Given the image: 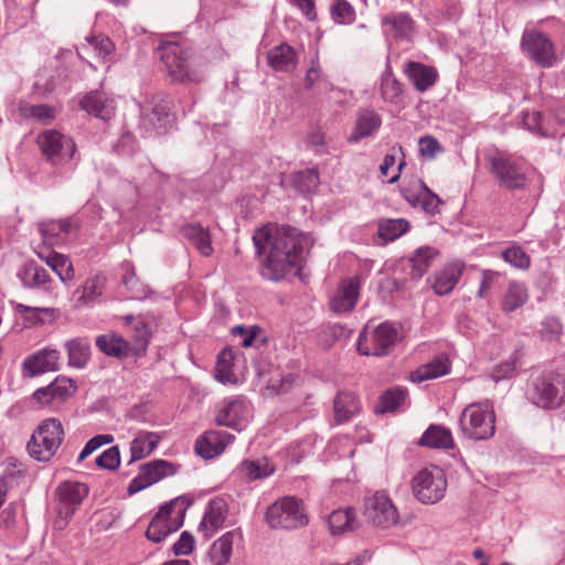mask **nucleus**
I'll return each instance as SVG.
<instances>
[{
  "label": "nucleus",
  "mask_w": 565,
  "mask_h": 565,
  "mask_svg": "<svg viewBox=\"0 0 565 565\" xmlns=\"http://www.w3.org/2000/svg\"><path fill=\"white\" fill-rule=\"evenodd\" d=\"M253 242L260 257L259 273L270 281L281 280L292 269L300 268L313 244L310 235L290 226L275 233L267 227L258 228Z\"/></svg>",
  "instance_id": "1"
},
{
  "label": "nucleus",
  "mask_w": 565,
  "mask_h": 565,
  "mask_svg": "<svg viewBox=\"0 0 565 565\" xmlns=\"http://www.w3.org/2000/svg\"><path fill=\"white\" fill-rule=\"evenodd\" d=\"M160 58L168 75L180 83H200L204 78L198 67L191 47L179 42L163 43L159 47Z\"/></svg>",
  "instance_id": "2"
},
{
  "label": "nucleus",
  "mask_w": 565,
  "mask_h": 565,
  "mask_svg": "<svg viewBox=\"0 0 565 565\" xmlns=\"http://www.w3.org/2000/svg\"><path fill=\"white\" fill-rule=\"evenodd\" d=\"M38 145L56 173L67 174L75 169L77 147L72 137L49 129L38 136Z\"/></svg>",
  "instance_id": "3"
},
{
  "label": "nucleus",
  "mask_w": 565,
  "mask_h": 565,
  "mask_svg": "<svg viewBox=\"0 0 565 565\" xmlns=\"http://www.w3.org/2000/svg\"><path fill=\"white\" fill-rule=\"evenodd\" d=\"M63 439L64 428L61 420L46 418L33 431L26 449L33 459L46 462L55 456Z\"/></svg>",
  "instance_id": "4"
},
{
  "label": "nucleus",
  "mask_w": 565,
  "mask_h": 565,
  "mask_svg": "<svg viewBox=\"0 0 565 565\" xmlns=\"http://www.w3.org/2000/svg\"><path fill=\"white\" fill-rule=\"evenodd\" d=\"M401 339L399 328L390 321L376 327L366 326L360 333L356 348L362 355H387Z\"/></svg>",
  "instance_id": "5"
},
{
  "label": "nucleus",
  "mask_w": 565,
  "mask_h": 565,
  "mask_svg": "<svg viewBox=\"0 0 565 565\" xmlns=\"http://www.w3.org/2000/svg\"><path fill=\"white\" fill-rule=\"evenodd\" d=\"M494 422L493 406L488 401L468 405L459 418L462 434L473 440L491 438L495 431Z\"/></svg>",
  "instance_id": "6"
},
{
  "label": "nucleus",
  "mask_w": 565,
  "mask_h": 565,
  "mask_svg": "<svg viewBox=\"0 0 565 565\" xmlns=\"http://www.w3.org/2000/svg\"><path fill=\"white\" fill-rule=\"evenodd\" d=\"M265 521L270 529L295 530L308 524L302 500L297 497H279L265 513Z\"/></svg>",
  "instance_id": "7"
},
{
  "label": "nucleus",
  "mask_w": 565,
  "mask_h": 565,
  "mask_svg": "<svg viewBox=\"0 0 565 565\" xmlns=\"http://www.w3.org/2000/svg\"><path fill=\"white\" fill-rule=\"evenodd\" d=\"M526 398L543 409H556L565 402V383L555 374L534 377L526 388Z\"/></svg>",
  "instance_id": "8"
},
{
  "label": "nucleus",
  "mask_w": 565,
  "mask_h": 565,
  "mask_svg": "<svg viewBox=\"0 0 565 565\" xmlns=\"http://www.w3.org/2000/svg\"><path fill=\"white\" fill-rule=\"evenodd\" d=\"M489 171L495 182L510 190L521 189L526 174L523 162L511 153L494 150L487 156Z\"/></svg>",
  "instance_id": "9"
},
{
  "label": "nucleus",
  "mask_w": 565,
  "mask_h": 565,
  "mask_svg": "<svg viewBox=\"0 0 565 565\" xmlns=\"http://www.w3.org/2000/svg\"><path fill=\"white\" fill-rule=\"evenodd\" d=\"M186 497H175L170 502L162 505L159 512L152 518L147 531L146 537L153 543H161L168 535L175 532L182 525V513Z\"/></svg>",
  "instance_id": "10"
},
{
  "label": "nucleus",
  "mask_w": 565,
  "mask_h": 565,
  "mask_svg": "<svg viewBox=\"0 0 565 565\" xmlns=\"http://www.w3.org/2000/svg\"><path fill=\"white\" fill-rule=\"evenodd\" d=\"M523 52L541 67H552L557 57L550 38L536 30H525L521 39Z\"/></svg>",
  "instance_id": "11"
},
{
  "label": "nucleus",
  "mask_w": 565,
  "mask_h": 565,
  "mask_svg": "<svg viewBox=\"0 0 565 565\" xmlns=\"http://www.w3.org/2000/svg\"><path fill=\"white\" fill-rule=\"evenodd\" d=\"M362 277L354 275L343 278L329 298V307L335 315L351 312L360 298Z\"/></svg>",
  "instance_id": "12"
},
{
  "label": "nucleus",
  "mask_w": 565,
  "mask_h": 565,
  "mask_svg": "<svg viewBox=\"0 0 565 565\" xmlns=\"http://www.w3.org/2000/svg\"><path fill=\"white\" fill-rule=\"evenodd\" d=\"M249 404L243 397L223 399L216 406L215 422L220 426L241 430L249 417Z\"/></svg>",
  "instance_id": "13"
},
{
  "label": "nucleus",
  "mask_w": 565,
  "mask_h": 565,
  "mask_svg": "<svg viewBox=\"0 0 565 565\" xmlns=\"http://www.w3.org/2000/svg\"><path fill=\"white\" fill-rule=\"evenodd\" d=\"M177 469L173 463L167 460H153L140 467L138 475L130 481L128 494H135L161 479L173 476Z\"/></svg>",
  "instance_id": "14"
},
{
  "label": "nucleus",
  "mask_w": 565,
  "mask_h": 565,
  "mask_svg": "<svg viewBox=\"0 0 565 565\" xmlns=\"http://www.w3.org/2000/svg\"><path fill=\"white\" fill-rule=\"evenodd\" d=\"M364 516L372 524L388 527L398 522V513L390 497H366Z\"/></svg>",
  "instance_id": "15"
},
{
  "label": "nucleus",
  "mask_w": 565,
  "mask_h": 565,
  "mask_svg": "<svg viewBox=\"0 0 565 565\" xmlns=\"http://www.w3.org/2000/svg\"><path fill=\"white\" fill-rule=\"evenodd\" d=\"M60 352L55 349L44 348L26 356L22 362V374L26 377L55 372L58 370Z\"/></svg>",
  "instance_id": "16"
},
{
  "label": "nucleus",
  "mask_w": 565,
  "mask_h": 565,
  "mask_svg": "<svg viewBox=\"0 0 565 565\" xmlns=\"http://www.w3.org/2000/svg\"><path fill=\"white\" fill-rule=\"evenodd\" d=\"M234 436L223 430H209L200 436L195 443V451L204 459H212L220 456Z\"/></svg>",
  "instance_id": "17"
},
{
  "label": "nucleus",
  "mask_w": 565,
  "mask_h": 565,
  "mask_svg": "<svg viewBox=\"0 0 565 565\" xmlns=\"http://www.w3.org/2000/svg\"><path fill=\"white\" fill-rule=\"evenodd\" d=\"M414 494H441L447 487L444 472L437 467L426 468L415 475L412 481Z\"/></svg>",
  "instance_id": "18"
},
{
  "label": "nucleus",
  "mask_w": 565,
  "mask_h": 565,
  "mask_svg": "<svg viewBox=\"0 0 565 565\" xmlns=\"http://www.w3.org/2000/svg\"><path fill=\"white\" fill-rule=\"evenodd\" d=\"M227 515L228 505L224 497H215L210 501L199 530L204 533L206 539H209L213 535L214 531L224 525Z\"/></svg>",
  "instance_id": "19"
},
{
  "label": "nucleus",
  "mask_w": 565,
  "mask_h": 565,
  "mask_svg": "<svg viewBox=\"0 0 565 565\" xmlns=\"http://www.w3.org/2000/svg\"><path fill=\"white\" fill-rule=\"evenodd\" d=\"M82 109L99 119L108 120L115 114L114 99L109 98L102 90L87 93L79 102Z\"/></svg>",
  "instance_id": "20"
},
{
  "label": "nucleus",
  "mask_w": 565,
  "mask_h": 565,
  "mask_svg": "<svg viewBox=\"0 0 565 565\" xmlns=\"http://www.w3.org/2000/svg\"><path fill=\"white\" fill-rule=\"evenodd\" d=\"M465 265L461 262L447 264L434 276L433 289L436 295L445 296L450 294L459 282L463 274Z\"/></svg>",
  "instance_id": "21"
},
{
  "label": "nucleus",
  "mask_w": 565,
  "mask_h": 565,
  "mask_svg": "<svg viewBox=\"0 0 565 565\" xmlns=\"http://www.w3.org/2000/svg\"><path fill=\"white\" fill-rule=\"evenodd\" d=\"M96 347L100 352L119 360L132 356V345L124 337L116 332H108L96 338Z\"/></svg>",
  "instance_id": "22"
},
{
  "label": "nucleus",
  "mask_w": 565,
  "mask_h": 565,
  "mask_svg": "<svg viewBox=\"0 0 565 565\" xmlns=\"http://www.w3.org/2000/svg\"><path fill=\"white\" fill-rule=\"evenodd\" d=\"M450 367L451 364L448 355L441 353L411 372L409 380L413 383H422L424 381L437 379L448 374L450 372Z\"/></svg>",
  "instance_id": "23"
},
{
  "label": "nucleus",
  "mask_w": 565,
  "mask_h": 565,
  "mask_svg": "<svg viewBox=\"0 0 565 565\" xmlns=\"http://www.w3.org/2000/svg\"><path fill=\"white\" fill-rule=\"evenodd\" d=\"M408 79L418 92H425L434 86L438 79V72L434 66L419 62H408L405 67Z\"/></svg>",
  "instance_id": "24"
},
{
  "label": "nucleus",
  "mask_w": 565,
  "mask_h": 565,
  "mask_svg": "<svg viewBox=\"0 0 565 565\" xmlns=\"http://www.w3.org/2000/svg\"><path fill=\"white\" fill-rule=\"evenodd\" d=\"M382 25L385 34L396 40H409L414 32V22L411 15L404 12L384 15Z\"/></svg>",
  "instance_id": "25"
},
{
  "label": "nucleus",
  "mask_w": 565,
  "mask_h": 565,
  "mask_svg": "<svg viewBox=\"0 0 565 565\" xmlns=\"http://www.w3.org/2000/svg\"><path fill=\"white\" fill-rule=\"evenodd\" d=\"M17 277L24 288H44L50 281L49 271L33 260L23 264L17 273Z\"/></svg>",
  "instance_id": "26"
},
{
  "label": "nucleus",
  "mask_w": 565,
  "mask_h": 565,
  "mask_svg": "<svg viewBox=\"0 0 565 565\" xmlns=\"http://www.w3.org/2000/svg\"><path fill=\"white\" fill-rule=\"evenodd\" d=\"M170 102L161 96H156L147 105L141 107V118L148 121L153 129H161L170 115Z\"/></svg>",
  "instance_id": "27"
},
{
  "label": "nucleus",
  "mask_w": 565,
  "mask_h": 565,
  "mask_svg": "<svg viewBox=\"0 0 565 565\" xmlns=\"http://www.w3.org/2000/svg\"><path fill=\"white\" fill-rule=\"evenodd\" d=\"M267 61L277 72H291L297 66L298 57L294 47L287 43H280L267 53Z\"/></svg>",
  "instance_id": "28"
},
{
  "label": "nucleus",
  "mask_w": 565,
  "mask_h": 565,
  "mask_svg": "<svg viewBox=\"0 0 565 565\" xmlns=\"http://www.w3.org/2000/svg\"><path fill=\"white\" fill-rule=\"evenodd\" d=\"M382 125L381 116L373 109H361L358 113L355 126L349 138L351 142L372 136Z\"/></svg>",
  "instance_id": "29"
},
{
  "label": "nucleus",
  "mask_w": 565,
  "mask_h": 565,
  "mask_svg": "<svg viewBox=\"0 0 565 565\" xmlns=\"http://www.w3.org/2000/svg\"><path fill=\"white\" fill-rule=\"evenodd\" d=\"M105 277L94 276L88 278L85 284L77 288L73 298L76 307H90L103 295Z\"/></svg>",
  "instance_id": "30"
},
{
  "label": "nucleus",
  "mask_w": 565,
  "mask_h": 565,
  "mask_svg": "<svg viewBox=\"0 0 565 565\" xmlns=\"http://www.w3.org/2000/svg\"><path fill=\"white\" fill-rule=\"evenodd\" d=\"M328 526L332 535L355 530L359 526L355 510L347 508L331 512L328 516Z\"/></svg>",
  "instance_id": "31"
},
{
  "label": "nucleus",
  "mask_w": 565,
  "mask_h": 565,
  "mask_svg": "<svg viewBox=\"0 0 565 565\" xmlns=\"http://www.w3.org/2000/svg\"><path fill=\"white\" fill-rule=\"evenodd\" d=\"M181 233L202 256H210L213 253L210 232L201 224L184 225Z\"/></svg>",
  "instance_id": "32"
},
{
  "label": "nucleus",
  "mask_w": 565,
  "mask_h": 565,
  "mask_svg": "<svg viewBox=\"0 0 565 565\" xmlns=\"http://www.w3.org/2000/svg\"><path fill=\"white\" fill-rule=\"evenodd\" d=\"M122 269L125 274L121 278V284L130 294L128 299L143 301L153 295V292L137 278L135 267L131 263H124Z\"/></svg>",
  "instance_id": "33"
},
{
  "label": "nucleus",
  "mask_w": 565,
  "mask_h": 565,
  "mask_svg": "<svg viewBox=\"0 0 565 565\" xmlns=\"http://www.w3.org/2000/svg\"><path fill=\"white\" fill-rule=\"evenodd\" d=\"M160 436L152 431H140L130 443L129 462L148 457L158 446Z\"/></svg>",
  "instance_id": "34"
},
{
  "label": "nucleus",
  "mask_w": 565,
  "mask_h": 565,
  "mask_svg": "<svg viewBox=\"0 0 565 565\" xmlns=\"http://www.w3.org/2000/svg\"><path fill=\"white\" fill-rule=\"evenodd\" d=\"M77 227L78 225L72 218L50 220L39 224L42 237L50 243L52 238L64 239Z\"/></svg>",
  "instance_id": "35"
},
{
  "label": "nucleus",
  "mask_w": 565,
  "mask_h": 565,
  "mask_svg": "<svg viewBox=\"0 0 565 565\" xmlns=\"http://www.w3.org/2000/svg\"><path fill=\"white\" fill-rule=\"evenodd\" d=\"M419 445L428 448L450 449L454 447L451 431L441 425H430L423 434Z\"/></svg>",
  "instance_id": "36"
},
{
  "label": "nucleus",
  "mask_w": 565,
  "mask_h": 565,
  "mask_svg": "<svg viewBox=\"0 0 565 565\" xmlns=\"http://www.w3.org/2000/svg\"><path fill=\"white\" fill-rule=\"evenodd\" d=\"M408 405V392L406 388L397 386L385 391L376 407V412L381 414L395 413L404 409Z\"/></svg>",
  "instance_id": "37"
},
{
  "label": "nucleus",
  "mask_w": 565,
  "mask_h": 565,
  "mask_svg": "<svg viewBox=\"0 0 565 565\" xmlns=\"http://www.w3.org/2000/svg\"><path fill=\"white\" fill-rule=\"evenodd\" d=\"M68 356V365L75 369H84L90 356V345L86 339L75 338L65 343Z\"/></svg>",
  "instance_id": "38"
},
{
  "label": "nucleus",
  "mask_w": 565,
  "mask_h": 565,
  "mask_svg": "<svg viewBox=\"0 0 565 565\" xmlns=\"http://www.w3.org/2000/svg\"><path fill=\"white\" fill-rule=\"evenodd\" d=\"M360 411L356 396L350 392H341L334 398V417L338 424L349 420Z\"/></svg>",
  "instance_id": "39"
},
{
  "label": "nucleus",
  "mask_w": 565,
  "mask_h": 565,
  "mask_svg": "<svg viewBox=\"0 0 565 565\" xmlns=\"http://www.w3.org/2000/svg\"><path fill=\"white\" fill-rule=\"evenodd\" d=\"M234 533L226 532L216 540L209 550L207 557L212 565H225L230 562L233 551Z\"/></svg>",
  "instance_id": "40"
},
{
  "label": "nucleus",
  "mask_w": 565,
  "mask_h": 565,
  "mask_svg": "<svg viewBox=\"0 0 565 565\" xmlns=\"http://www.w3.org/2000/svg\"><path fill=\"white\" fill-rule=\"evenodd\" d=\"M438 255V252L430 246H422L414 252L411 258L412 271L411 276L413 279L422 278L426 271L433 265L434 259Z\"/></svg>",
  "instance_id": "41"
},
{
  "label": "nucleus",
  "mask_w": 565,
  "mask_h": 565,
  "mask_svg": "<svg viewBox=\"0 0 565 565\" xmlns=\"http://www.w3.org/2000/svg\"><path fill=\"white\" fill-rule=\"evenodd\" d=\"M38 256L60 277L62 281L74 278V269L70 258L63 254L51 252L47 255L38 253Z\"/></svg>",
  "instance_id": "42"
},
{
  "label": "nucleus",
  "mask_w": 565,
  "mask_h": 565,
  "mask_svg": "<svg viewBox=\"0 0 565 565\" xmlns=\"http://www.w3.org/2000/svg\"><path fill=\"white\" fill-rule=\"evenodd\" d=\"M238 470L241 476L247 478L248 480H257L267 478L273 475L275 467L267 458H259L256 460H246L242 462Z\"/></svg>",
  "instance_id": "43"
},
{
  "label": "nucleus",
  "mask_w": 565,
  "mask_h": 565,
  "mask_svg": "<svg viewBox=\"0 0 565 565\" xmlns=\"http://www.w3.org/2000/svg\"><path fill=\"white\" fill-rule=\"evenodd\" d=\"M527 299V289L523 282H510L502 302V309L508 313L513 312L518 308L522 307Z\"/></svg>",
  "instance_id": "44"
},
{
  "label": "nucleus",
  "mask_w": 565,
  "mask_h": 565,
  "mask_svg": "<svg viewBox=\"0 0 565 565\" xmlns=\"http://www.w3.org/2000/svg\"><path fill=\"white\" fill-rule=\"evenodd\" d=\"M409 223L405 218H384L379 222V236L385 242H393L405 234Z\"/></svg>",
  "instance_id": "45"
},
{
  "label": "nucleus",
  "mask_w": 565,
  "mask_h": 565,
  "mask_svg": "<svg viewBox=\"0 0 565 565\" xmlns=\"http://www.w3.org/2000/svg\"><path fill=\"white\" fill-rule=\"evenodd\" d=\"M81 504L82 497H55V509L57 513L55 527L58 530L64 529L67 520Z\"/></svg>",
  "instance_id": "46"
},
{
  "label": "nucleus",
  "mask_w": 565,
  "mask_h": 565,
  "mask_svg": "<svg viewBox=\"0 0 565 565\" xmlns=\"http://www.w3.org/2000/svg\"><path fill=\"white\" fill-rule=\"evenodd\" d=\"M150 338V327L142 320L136 321L134 324L132 342H130V345H132V356L138 358L146 353Z\"/></svg>",
  "instance_id": "47"
},
{
  "label": "nucleus",
  "mask_w": 565,
  "mask_h": 565,
  "mask_svg": "<svg viewBox=\"0 0 565 565\" xmlns=\"http://www.w3.org/2000/svg\"><path fill=\"white\" fill-rule=\"evenodd\" d=\"M14 310L23 316L25 323L29 326L43 324L44 317H54V309L46 307H30L23 303H15Z\"/></svg>",
  "instance_id": "48"
},
{
  "label": "nucleus",
  "mask_w": 565,
  "mask_h": 565,
  "mask_svg": "<svg viewBox=\"0 0 565 565\" xmlns=\"http://www.w3.org/2000/svg\"><path fill=\"white\" fill-rule=\"evenodd\" d=\"M292 183L301 193H310L319 185V174L313 169L298 171L292 174Z\"/></svg>",
  "instance_id": "49"
},
{
  "label": "nucleus",
  "mask_w": 565,
  "mask_h": 565,
  "mask_svg": "<svg viewBox=\"0 0 565 565\" xmlns=\"http://www.w3.org/2000/svg\"><path fill=\"white\" fill-rule=\"evenodd\" d=\"M381 92H382V97L384 98V100L391 102V103L396 102L398 96L402 93L401 84L393 76L391 71H386L382 75Z\"/></svg>",
  "instance_id": "50"
},
{
  "label": "nucleus",
  "mask_w": 565,
  "mask_h": 565,
  "mask_svg": "<svg viewBox=\"0 0 565 565\" xmlns=\"http://www.w3.org/2000/svg\"><path fill=\"white\" fill-rule=\"evenodd\" d=\"M419 153L426 160H434L441 154L445 149L433 136H423L418 140Z\"/></svg>",
  "instance_id": "51"
},
{
  "label": "nucleus",
  "mask_w": 565,
  "mask_h": 565,
  "mask_svg": "<svg viewBox=\"0 0 565 565\" xmlns=\"http://www.w3.org/2000/svg\"><path fill=\"white\" fill-rule=\"evenodd\" d=\"M24 116L36 119L42 124H49L55 119V109L49 105H28L22 108Z\"/></svg>",
  "instance_id": "52"
},
{
  "label": "nucleus",
  "mask_w": 565,
  "mask_h": 565,
  "mask_svg": "<svg viewBox=\"0 0 565 565\" xmlns=\"http://www.w3.org/2000/svg\"><path fill=\"white\" fill-rule=\"evenodd\" d=\"M330 10L337 23L349 24L354 20V9L347 0H333Z\"/></svg>",
  "instance_id": "53"
},
{
  "label": "nucleus",
  "mask_w": 565,
  "mask_h": 565,
  "mask_svg": "<svg viewBox=\"0 0 565 565\" xmlns=\"http://www.w3.org/2000/svg\"><path fill=\"white\" fill-rule=\"evenodd\" d=\"M503 259L512 266L525 269L530 266V257L519 246H512L503 252Z\"/></svg>",
  "instance_id": "54"
},
{
  "label": "nucleus",
  "mask_w": 565,
  "mask_h": 565,
  "mask_svg": "<svg viewBox=\"0 0 565 565\" xmlns=\"http://www.w3.org/2000/svg\"><path fill=\"white\" fill-rule=\"evenodd\" d=\"M96 465L102 469L116 470L120 465V452L117 446L104 450L97 458Z\"/></svg>",
  "instance_id": "55"
},
{
  "label": "nucleus",
  "mask_w": 565,
  "mask_h": 565,
  "mask_svg": "<svg viewBox=\"0 0 565 565\" xmlns=\"http://www.w3.org/2000/svg\"><path fill=\"white\" fill-rule=\"evenodd\" d=\"M113 440H114V437L111 435H108V434L96 435L95 437H93L85 444L83 450L81 451V454L77 458V461L78 462L83 461L85 458H87L89 455H92L99 447H102L103 445L110 444Z\"/></svg>",
  "instance_id": "56"
},
{
  "label": "nucleus",
  "mask_w": 565,
  "mask_h": 565,
  "mask_svg": "<svg viewBox=\"0 0 565 565\" xmlns=\"http://www.w3.org/2000/svg\"><path fill=\"white\" fill-rule=\"evenodd\" d=\"M89 488L86 483L79 481L67 480L62 482L54 494L60 495H81L88 494Z\"/></svg>",
  "instance_id": "57"
},
{
  "label": "nucleus",
  "mask_w": 565,
  "mask_h": 565,
  "mask_svg": "<svg viewBox=\"0 0 565 565\" xmlns=\"http://www.w3.org/2000/svg\"><path fill=\"white\" fill-rule=\"evenodd\" d=\"M515 371H516L515 360L510 359V360H507L504 362L497 364L493 367L491 377L493 379L494 382H499V381L514 376Z\"/></svg>",
  "instance_id": "58"
},
{
  "label": "nucleus",
  "mask_w": 565,
  "mask_h": 565,
  "mask_svg": "<svg viewBox=\"0 0 565 565\" xmlns=\"http://www.w3.org/2000/svg\"><path fill=\"white\" fill-rule=\"evenodd\" d=\"M89 45L94 49L97 55L105 58L111 54L114 50L113 42L106 36H92L86 39Z\"/></svg>",
  "instance_id": "59"
},
{
  "label": "nucleus",
  "mask_w": 565,
  "mask_h": 565,
  "mask_svg": "<svg viewBox=\"0 0 565 565\" xmlns=\"http://www.w3.org/2000/svg\"><path fill=\"white\" fill-rule=\"evenodd\" d=\"M418 188L423 190V196L420 199L419 204L426 212L435 213L440 203L439 198L436 194L431 193L422 181H418Z\"/></svg>",
  "instance_id": "60"
},
{
  "label": "nucleus",
  "mask_w": 565,
  "mask_h": 565,
  "mask_svg": "<svg viewBox=\"0 0 565 565\" xmlns=\"http://www.w3.org/2000/svg\"><path fill=\"white\" fill-rule=\"evenodd\" d=\"M194 547L193 535L184 531L181 533L179 540L173 544L172 551L175 555H189Z\"/></svg>",
  "instance_id": "61"
},
{
  "label": "nucleus",
  "mask_w": 565,
  "mask_h": 565,
  "mask_svg": "<svg viewBox=\"0 0 565 565\" xmlns=\"http://www.w3.org/2000/svg\"><path fill=\"white\" fill-rule=\"evenodd\" d=\"M561 332H562V324L559 323V321L557 319L550 317L542 321L541 334L545 340L552 341V340L558 338Z\"/></svg>",
  "instance_id": "62"
},
{
  "label": "nucleus",
  "mask_w": 565,
  "mask_h": 565,
  "mask_svg": "<svg viewBox=\"0 0 565 565\" xmlns=\"http://www.w3.org/2000/svg\"><path fill=\"white\" fill-rule=\"evenodd\" d=\"M56 387L57 384H53V382L47 386L40 387L33 393V398L41 404H49L52 401L56 399L54 393V391L57 390Z\"/></svg>",
  "instance_id": "63"
},
{
  "label": "nucleus",
  "mask_w": 565,
  "mask_h": 565,
  "mask_svg": "<svg viewBox=\"0 0 565 565\" xmlns=\"http://www.w3.org/2000/svg\"><path fill=\"white\" fill-rule=\"evenodd\" d=\"M499 277V274L493 270H483L482 271V279L477 292V297L484 298L487 292L491 289L493 286L495 279Z\"/></svg>",
  "instance_id": "64"
}]
</instances>
